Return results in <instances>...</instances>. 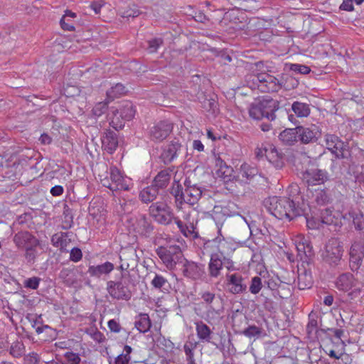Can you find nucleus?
<instances>
[{"instance_id":"nucleus-45","label":"nucleus","mask_w":364,"mask_h":364,"mask_svg":"<svg viewBox=\"0 0 364 364\" xmlns=\"http://www.w3.org/2000/svg\"><path fill=\"white\" fill-rule=\"evenodd\" d=\"M245 82L247 87L252 90H259L260 87V73L247 74L245 76Z\"/></svg>"},{"instance_id":"nucleus-44","label":"nucleus","mask_w":364,"mask_h":364,"mask_svg":"<svg viewBox=\"0 0 364 364\" xmlns=\"http://www.w3.org/2000/svg\"><path fill=\"white\" fill-rule=\"evenodd\" d=\"M151 284L158 289L168 291L170 284L168 280L162 275L156 274L154 279L151 282Z\"/></svg>"},{"instance_id":"nucleus-39","label":"nucleus","mask_w":364,"mask_h":364,"mask_svg":"<svg viewBox=\"0 0 364 364\" xmlns=\"http://www.w3.org/2000/svg\"><path fill=\"white\" fill-rule=\"evenodd\" d=\"M297 283L299 289L311 288L313 284V279L311 272L306 269L299 272Z\"/></svg>"},{"instance_id":"nucleus-51","label":"nucleus","mask_w":364,"mask_h":364,"mask_svg":"<svg viewBox=\"0 0 364 364\" xmlns=\"http://www.w3.org/2000/svg\"><path fill=\"white\" fill-rule=\"evenodd\" d=\"M262 287V279L256 276L252 278L249 290L252 294H257L260 291Z\"/></svg>"},{"instance_id":"nucleus-14","label":"nucleus","mask_w":364,"mask_h":364,"mask_svg":"<svg viewBox=\"0 0 364 364\" xmlns=\"http://www.w3.org/2000/svg\"><path fill=\"white\" fill-rule=\"evenodd\" d=\"M125 274L123 273L122 277ZM107 290L110 296L117 300L129 301L132 296L127 282L123 278L119 281H109L107 284Z\"/></svg>"},{"instance_id":"nucleus-24","label":"nucleus","mask_w":364,"mask_h":364,"mask_svg":"<svg viewBox=\"0 0 364 364\" xmlns=\"http://www.w3.org/2000/svg\"><path fill=\"white\" fill-rule=\"evenodd\" d=\"M227 284L231 286L230 291L234 294H238L246 291L247 285L245 283V279L239 273L227 274Z\"/></svg>"},{"instance_id":"nucleus-54","label":"nucleus","mask_w":364,"mask_h":364,"mask_svg":"<svg viewBox=\"0 0 364 364\" xmlns=\"http://www.w3.org/2000/svg\"><path fill=\"white\" fill-rule=\"evenodd\" d=\"M41 279L38 277H33L24 280L23 286L26 289L36 290L38 288Z\"/></svg>"},{"instance_id":"nucleus-53","label":"nucleus","mask_w":364,"mask_h":364,"mask_svg":"<svg viewBox=\"0 0 364 364\" xmlns=\"http://www.w3.org/2000/svg\"><path fill=\"white\" fill-rule=\"evenodd\" d=\"M164 43V40L161 38H155L148 41L147 50L150 53H154L157 51L159 48Z\"/></svg>"},{"instance_id":"nucleus-43","label":"nucleus","mask_w":364,"mask_h":364,"mask_svg":"<svg viewBox=\"0 0 364 364\" xmlns=\"http://www.w3.org/2000/svg\"><path fill=\"white\" fill-rule=\"evenodd\" d=\"M151 323L147 314H141L139 318L135 321V327L141 333H146L149 331Z\"/></svg>"},{"instance_id":"nucleus-9","label":"nucleus","mask_w":364,"mask_h":364,"mask_svg":"<svg viewBox=\"0 0 364 364\" xmlns=\"http://www.w3.org/2000/svg\"><path fill=\"white\" fill-rule=\"evenodd\" d=\"M201 299L206 304V311L205 312V319L211 323L213 320L218 318L222 310V299L220 296L215 294L205 291L200 294Z\"/></svg>"},{"instance_id":"nucleus-1","label":"nucleus","mask_w":364,"mask_h":364,"mask_svg":"<svg viewBox=\"0 0 364 364\" xmlns=\"http://www.w3.org/2000/svg\"><path fill=\"white\" fill-rule=\"evenodd\" d=\"M203 247L205 250H213L208 264V276L210 278H218L223 268H226L229 272L237 269L235 262L230 256L235 248L224 236H217L213 240L205 241Z\"/></svg>"},{"instance_id":"nucleus-33","label":"nucleus","mask_w":364,"mask_h":364,"mask_svg":"<svg viewBox=\"0 0 364 364\" xmlns=\"http://www.w3.org/2000/svg\"><path fill=\"white\" fill-rule=\"evenodd\" d=\"M117 14L124 18L137 17L141 12L134 4H124L119 6Z\"/></svg>"},{"instance_id":"nucleus-30","label":"nucleus","mask_w":364,"mask_h":364,"mask_svg":"<svg viewBox=\"0 0 364 364\" xmlns=\"http://www.w3.org/2000/svg\"><path fill=\"white\" fill-rule=\"evenodd\" d=\"M114 264L110 262H106L99 265H90L87 273L92 277L100 278L102 275L109 274L113 269Z\"/></svg>"},{"instance_id":"nucleus-36","label":"nucleus","mask_w":364,"mask_h":364,"mask_svg":"<svg viewBox=\"0 0 364 364\" xmlns=\"http://www.w3.org/2000/svg\"><path fill=\"white\" fill-rule=\"evenodd\" d=\"M174 223L177 225L181 232L186 237L199 238L198 233L195 230L193 223L189 225L184 224L178 218L173 219Z\"/></svg>"},{"instance_id":"nucleus-34","label":"nucleus","mask_w":364,"mask_h":364,"mask_svg":"<svg viewBox=\"0 0 364 364\" xmlns=\"http://www.w3.org/2000/svg\"><path fill=\"white\" fill-rule=\"evenodd\" d=\"M59 278L68 287L77 284V279L75 267L63 268L59 273Z\"/></svg>"},{"instance_id":"nucleus-57","label":"nucleus","mask_w":364,"mask_h":364,"mask_svg":"<svg viewBox=\"0 0 364 364\" xmlns=\"http://www.w3.org/2000/svg\"><path fill=\"white\" fill-rule=\"evenodd\" d=\"M290 70L296 73L304 74V75L308 74L311 71V69L309 67L304 65H300V64H291Z\"/></svg>"},{"instance_id":"nucleus-28","label":"nucleus","mask_w":364,"mask_h":364,"mask_svg":"<svg viewBox=\"0 0 364 364\" xmlns=\"http://www.w3.org/2000/svg\"><path fill=\"white\" fill-rule=\"evenodd\" d=\"M295 246L301 260L306 261L314 255L313 247L304 237H297Z\"/></svg>"},{"instance_id":"nucleus-5","label":"nucleus","mask_w":364,"mask_h":364,"mask_svg":"<svg viewBox=\"0 0 364 364\" xmlns=\"http://www.w3.org/2000/svg\"><path fill=\"white\" fill-rule=\"evenodd\" d=\"M13 242L17 249L24 250V257L28 263L33 264L38 256L40 242L28 231H19L14 235Z\"/></svg>"},{"instance_id":"nucleus-47","label":"nucleus","mask_w":364,"mask_h":364,"mask_svg":"<svg viewBox=\"0 0 364 364\" xmlns=\"http://www.w3.org/2000/svg\"><path fill=\"white\" fill-rule=\"evenodd\" d=\"M350 218L353 219L355 228L361 231L364 228V218L363 215L360 212L351 211L349 212Z\"/></svg>"},{"instance_id":"nucleus-8","label":"nucleus","mask_w":364,"mask_h":364,"mask_svg":"<svg viewBox=\"0 0 364 364\" xmlns=\"http://www.w3.org/2000/svg\"><path fill=\"white\" fill-rule=\"evenodd\" d=\"M343 253L342 242L337 238H331L326 242L321 252V257L324 262L331 266L339 264Z\"/></svg>"},{"instance_id":"nucleus-60","label":"nucleus","mask_w":364,"mask_h":364,"mask_svg":"<svg viewBox=\"0 0 364 364\" xmlns=\"http://www.w3.org/2000/svg\"><path fill=\"white\" fill-rule=\"evenodd\" d=\"M61 28L65 31H72L75 30L74 23L66 16H63L60 21Z\"/></svg>"},{"instance_id":"nucleus-25","label":"nucleus","mask_w":364,"mask_h":364,"mask_svg":"<svg viewBox=\"0 0 364 364\" xmlns=\"http://www.w3.org/2000/svg\"><path fill=\"white\" fill-rule=\"evenodd\" d=\"M215 173L218 177L221 178L225 182L235 180V171L231 166L223 160L220 157L215 159Z\"/></svg>"},{"instance_id":"nucleus-41","label":"nucleus","mask_w":364,"mask_h":364,"mask_svg":"<svg viewBox=\"0 0 364 364\" xmlns=\"http://www.w3.org/2000/svg\"><path fill=\"white\" fill-rule=\"evenodd\" d=\"M291 109L299 117H306L310 114L311 109L307 103L294 102L291 105Z\"/></svg>"},{"instance_id":"nucleus-50","label":"nucleus","mask_w":364,"mask_h":364,"mask_svg":"<svg viewBox=\"0 0 364 364\" xmlns=\"http://www.w3.org/2000/svg\"><path fill=\"white\" fill-rule=\"evenodd\" d=\"M218 104L214 99H205L203 102V107L213 114H215L218 110Z\"/></svg>"},{"instance_id":"nucleus-48","label":"nucleus","mask_w":364,"mask_h":364,"mask_svg":"<svg viewBox=\"0 0 364 364\" xmlns=\"http://www.w3.org/2000/svg\"><path fill=\"white\" fill-rule=\"evenodd\" d=\"M124 92L125 87L120 83H117L107 91V98H109L110 100H112L114 98L117 97Z\"/></svg>"},{"instance_id":"nucleus-31","label":"nucleus","mask_w":364,"mask_h":364,"mask_svg":"<svg viewBox=\"0 0 364 364\" xmlns=\"http://www.w3.org/2000/svg\"><path fill=\"white\" fill-rule=\"evenodd\" d=\"M173 169L167 168L160 171L154 177L152 185L156 186L157 189H164L168 185Z\"/></svg>"},{"instance_id":"nucleus-35","label":"nucleus","mask_w":364,"mask_h":364,"mask_svg":"<svg viewBox=\"0 0 364 364\" xmlns=\"http://www.w3.org/2000/svg\"><path fill=\"white\" fill-rule=\"evenodd\" d=\"M158 196L159 189L152 184L144 188L139 192V198L144 203H153Z\"/></svg>"},{"instance_id":"nucleus-18","label":"nucleus","mask_w":364,"mask_h":364,"mask_svg":"<svg viewBox=\"0 0 364 364\" xmlns=\"http://www.w3.org/2000/svg\"><path fill=\"white\" fill-rule=\"evenodd\" d=\"M260 82L259 91L262 92H278L283 86L281 78L267 73H260Z\"/></svg>"},{"instance_id":"nucleus-63","label":"nucleus","mask_w":364,"mask_h":364,"mask_svg":"<svg viewBox=\"0 0 364 364\" xmlns=\"http://www.w3.org/2000/svg\"><path fill=\"white\" fill-rule=\"evenodd\" d=\"M353 1V0H343V3L339 6V9L343 11H353L354 10Z\"/></svg>"},{"instance_id":"nucleus-6","label":"nucleus","mask_w":364,"mask_h":364,"mask_svg":"<svg viewBox=\"0 0 364 364\" xmlns=\"http://www.w3.org/2000/svg\"><path fill=\"white\" fill-rule=\"evenodd\" d=\"M279 108V102L271 97H264L262 100L255 101L250 105L248 113L250 117L255 120L264 118L269 121L276 119L275 112Z\"/></svg>"},{"instance_id":"nucleus-38","label":"nucleus","mask_w":364,"mask_h":364,"mask_svg":"<svg viewBox=\"0 0 364 364\" xmlns=\"http://www.w3.org/2000/svg\"><path fill=\"white\" fill-rule=\"evenodd\" d=\"M298 129H286L279 134V139L285 145H293L297 140Z\"/></svg>"},{"instance_id":"nucleus-49","label":"nucleus","mask_w":364,"mask_h":364,"mask_svg":"<svg viewBox=\"0 0 364 364\" xmlns=\"http://www.w3.org/2000/svg\"><path fill=\"white\" fill-rule=\"evenodd\" d=\"M320 218L321 222L326 225L336 223V218L333 215L332 210L329 208H326L321 211Z\"/></svg>"},{"instance_id":"nucleus-15","label":"nucleus","mask_w":364,"mask_h":364,"mask_svg":"<svg viewBox=\"0 0 364 364\" xmlns=\"http://www.w3.org/2000/svg\"><path fill=\"white\" fill-rule=\"evenodd\" d=\"M181 270L183 275L190 279L196 281L202 280L206 277L205 265L203 263L196 262L185 259Z\"/></svg>"},{"instance_id":"nucleus-42","label":"nucleus","mask_w":364,"mask_h":364,"mask_svg":"<svg viewBox=\"0 0 364 364\" xmlns=\"http://www.w3.org/2000/svg\"><path fill=\"white\" fill-rule=\"evenodd\" d=\"M9 351L12 357L19 358L24 355L26 348L22 341L16 340L11 344Z\"/></svg>"},{"instance_id":"nucleus-7","label":"nucleus","mask_w":364,"mask_h":364,"mask_svg":"<svg viewBox=\"0 0 364 364\" xmlns=\"http://www.w3.org/2000/svg\"><path fill=\"white\" fill-rule=\"evenodd\" d=\"M156 253L169 270L174 269L177 264L181 266L186 259L181 248L176 245L166 247L160 246L156 250Z\"/></svg>"},{"instance_id":"nucleus-52","label":"nucleus","mask_w":364,"mask_h":364,"mask_svg":"<svg viewBox=\"0 0 364 364\" xmlns=\"http://www.w3.org/2000/svg\"><path fill=\"white\" fill-rule=\"evenodd\" d=\"M262 333V329L255 325L250 326L243 331V334L248 338L259 337Z\"/></svg>"},{"instance_id":"nucleus-13","label":"nucleus","mask_w":364,"mask_h":364,"mask_svg":"<svg viewBox=\"0 0 364 364\" xmlns=\"http://www.w3.org/2000/svg\"><path fill=\"white\" fill-rule=\"evenodd\" d=\"M349 264L352 271H358L364 259V232H360L349 251Z\"/></svg>"},{"instance_id":"nucleus-21","label":"nucleus","mask_w":364,"mask_h":364,"mask_svg":"<svg viewBox=\"0 0 364 364\" xmlns=\"http://www.w3.org/2000/svg\"><path fill=\"white\" fill-rule=\"evenodd\" d=\"M258 169L256 166L243 163L240 168L237 169L235 174V180L240 183L247 184L258 173Z\"/></svg>"},{"instance_id":"nucleus-55","label":"nucleus","mask_w":364,"mask_h":364,"mask_svg":"<svg viewBox=\"0 0 364 364\" xmlns=\"http://www.w3.org/2000/svg\"><path fill=\"white\" fill-rule=\"evenodd\" d=\"M269 149H273V145L269 143H264L262 144L259 146H258L255 149L256 157L258 159L262 158L263 156L266 157Z\"/></svg>"},{"instance_id":"nucleus-2","label":"nucleus","mask_w":364,"mask_h":364,"mask_svg":"<svg viewBox=\"0 0 364 364\" xmlns=\"http://www.w3.org/2000/svg\"><path fill=\"white\" fill-rule=\"evenodd\" d=\"M169 193L174 198L176 208L181 209L185 203L191 206L196 205L202 196L203 191L196 184H192L188 178H186L183 185L174 180Z\"/></svg>"},{"instance_id":"nucleus-27","label":"nucleus","mask_w":364,"mask_h":364,"mask_svg":"<svg viewBox=\"0 0 364 364\" xmlns=\"http://www.w3.org/2000/svg\"><path fill=\"white\" fill-rule=\"evenodd\" d=\"M102 147L109 154H112L118 146V137L115 132L106 130L101 136Z\"/></svg>"},{"instance_id":"nucleus-58","label":"nucleus","mask_w":364,"mask_h":364,"mask_svg":"<svg viewBox=\"0 0 364 364\" xmlns=\"http://www.w3.org/2000/svg\"><path fill=\"white\" fill-rule=\"evenodd\" d=\"M82 258V250L79 247H73L70 251V260L73 262H78Z\"/></svg>"},{"instance_id":"nucleus-37","label":"nucleus","mask_w":364,"mask_h":364,"mask_svg":"<svg viewBox=\"0 0 364 364\" xmlns=\"http://www.w3.org/2000/svg\"><path fill=\"white\" fill-rule=\"evenodd\" d=\"M311 200L318 205H325L331 202V198L328 191L317 188L312 192Z\"/></svg>"},{"instance_id":"nucleus-59","label":"nucleus","mask_w":364,"mask_h":364,"mask_svg":"<svg viewBox=\"0 0 364 364\" xmlns=\"http://www.w3.org/2000/svg\"><path fill=\"white\" fill-rule=\"evenodd\" d=\"M231 4H240L242 6V9L245 11H251L252 10H257L259 8L258 5H247V0H229Z\"/></svg>"},{"instance_id":"nucleus-56","label":"nucleus","mask_w":364,"mask_h":364,"mask_svg":"<svg viewBox=\"0 0 364 364\" xmlns=\"http://www.w3.org/2000/svg\"><path fill=\"white\" fill-rule=\"evenodd\" d=\"M107 109L108 102H100L95 105L92 109V112L95 116L100 117L104 113H105Z\"/></svg>"},{"instance_id":"nucleus-46","label":"nucleus","mask_w":364,"mask_h":364,"mask_svg":"<svg viewBox=\"0 0 364 364\" xmlns=\"http://www.w3.org/2000/svg\"><path fill=\"white\" fill-rule=\"evenodd\" d=\"M132 351L131 346L126 345L124 347L123 352L117 355L115 358L114 364H128L131 360L130 354Z\"/></svg>"},{"instance_id":"nucleus-62","label":"nucleus","mask_w":364,"mask_h":364,"mask_svg":"<svg viewBox=\"0 0 364 364\" xmlns=\"http://www.w3.org/2000/svg\"><path fill=\"white\" fill-rule=\"evenodd\" d=\"M26 360L28 364H38L40 362V357L38 353L32 352L26 357Z\"/></svg>"},{"instance_id":"nucleus-10","label":"nucleus","mask_w":364,"mask_h":364,"mask_svg":"<svg viewBox=\"0 0 364 364\" xmlns=\"http://www.w3.org/2000/svg\"><path fill=\"white\" fill-rule=\"evenodd\" d=\"M135 108L132 102L126 101L122 103L119 109L113 111V117L109 122L114 129L119 130L124 127L126 121H130L135 115Z\"/></svg>"},{"instance_id":"nucleus-64","label":"nucleus","mask_w":364,"mask_h":364,"mask_svg":"<svg viewBox=\"0 0 364 364\" xmlns=\"http://www.w3.org/2000/svg\"><path fill=\"white\" fill-rule=\"evenodd\" d=\"M183 349L186 355L187 364H196L193 350H191L188 347H183Z\"/></svg>"},{"instance_id":"nucleus-12","label":"nucleus","mask_w":364,"mask_h":364,"mask_svg":"<svg viewBox=\"0 0 364 364\" xmlns=\"http://www.w3.org/2000/svg\"><path fill=\"white\" fill-rule=\"evenodd\" d=\"M149 213L156 222L161 225H168L175 218L173 209L164 202L153 203L149 208Z\"/></svg>"},{"instance_id":"nucleus-61","label":"nucleus","mask_w":364,"mask_h":364,"mask_svg":"<svg viewBox=\"0 0 364 364\" xmlns=\"http://www.w3.org/2000/svg\"><path fill=\"white\" fill-rule=\"evenodd\" d=\"M65 358L70 364H79L80 363V358L77 353L73 352H66L64 354Z\"/></svg>"},{"instance_id":"nucleus-16","label":"nucleus","mask_w":364,"mask_h":364,"mask_svg":"<svg viewBox=\"0 0 364 364\" xmlns=\"http://www.w3.org/2000/svg\"><path fill=\"white\" fill-rule=\"evenodd\" d=\"M324 139L327 149L336 159L347 158L349 153L348 143L343 141L335 134H326Z\"/></svg>"},{"instance_id":"nucleus-32","label":"nucleus","mask_w":364,"mask_h":364,"mask_svg":"<svg viewBox=\"0 0 364 364\" xmlns=\"http://www.w3.org/2000/svg\"><path fill=\"white\" fill-rule=\"evenodd\" d=\"M198 338L202 342L210 343L213 331L210 327L202 321L195 323Z\"/></svg>"},{"instance_id":"nucleus-17","label":"nucleus","mask_w":364,"mask_h":364,"mask_svg":"<svg viewBox=\"0 0 364 364\" xmlns=\"http://www.w3.org/2000/svg\"><path fill=\"white\" fill-rule=\"evenodd\" d=\"M173 124L168 120H162L154 124L149 129V136L153 141H161L172 132Z\"/></svg>"},{"instance_id":"nucleus-26","label":"nucleus","mask_w":364,"mask_h":364,"mask_svg":"<svg viewBox=\"0 0 364 364\" xmlns=\"http://www.w3.org/2000/svg\"><path fill=\"white\" fill-rule=\"evenodd\" d=\"M230 210L227 207L215 206L211 214V217L215 221L218 228V236L222 235V227L228 217H230Z\"/></svg>"},{"instance_id":"nucleus-23","label":"nucleus","mask_w":364,"mask_h":364,"mask_svg":"<svg viewBox=\"0 0 364 364\" xmlns=\"http://www.w3.org/2000/svg\"><path fill=\"white\" fill-rule=\"evenodd\" d=\"M304 177L309 186H315L324 183L328 180L329 175L325 170L313 168L306 171Z\"/></svg>"},{"instance_id":"nucleus-11","label":"nucleus","mask_w":364,"mask_h":364,"mask_svg":"<svg viewBox=\"0 0 364 364\" xmlns=\"http://www.w3.org/2000/svg\"><path fill=\"white\" fill-rule=\"evenodd\" d=\"M335 286L338 291L348 293L351 299L360 293L358 279L350 272L340 274L335 281Z\"/></svg>"},{"instance_id":"nucleus-4","label":"nucleus","mask_w":364,"mask_h":364,"mask_svg":"<svg viewBox=\"0 0 364 364\" xmlns=\"http://www.w3.org/2000/svg\"><path fill=\"white\" fill-rule=\"evenodd\" d=\"M100 169L103 173H99V177L103 186L112 191H129L132 186L131 178L123 176L114 166L109 168L105 164L100 165Z\"/></svg>"},{"instance_id":"nucleus-22","label":"nucleus","mask_w":364,"mask_h":364,"mask_svg":"<svg viewBox=\"0 0 364 364\" xmlns=\"http://www.w3.org/2000/svg\"><path fill=\"white\" fill-rule=\"evenodd\" d=\"M133 228L134 232L145 237H149L154 230L151 221L145 215H139L136 218Z\"/></svg>"},{"instance_id":"nucleus-29","label":"nucleus","mask_w":364,"mask_h":364,"mask_svg":"<svg viewBox=\"0 0 364 364\" xmlns=\"http://www.w3.org/2000/svg\"><path fill=\"white\" fill-rule=\"evenodd\" d=\"M71 232H60L54 234L51 237V243L55 247L60 248L61 252H68L67 247L71 242Z\"/></svg>"},{"instance_id":"nucleus-3","label":"nucleus","mask_w":364,"mask_h":364,"mask_svg":"<svg viewBox=\"0 0 364 364\" xmlns=\"http://www.w3.org/2000/svg\"><path fill=\"white\" fill-rule=\"evenodd\" d=\"M267 210L279 220L289 221L302 214L301 208L293 200L285 197L272 196L264 200Z\"/></svg>"},{"instance_id":"nucleus-40","label":"nucleus","mask_w":364,"mask_h":364,"mask_svg":"<svg viewBox=\"0 0 364 364\" xmlns=\"http://www.w3.org/2000/svg\"><path fill=\"white\" fill-rule=\"evenodd\" d=\"M266 158L277 168H280L283 166L284 162L282 161V156L277 151L274 146H273V149H269Z\"/></svg>"},{"instance_id":"nucleus-19","label":"nucleus","mask_w":364,"mask_h":364,"mask_svg":"<svg viewBox=\"0 0 364 364\" xmlns=\"http://www.w3.org/2000/svg\"><path fill=\"white\" fill-rule=\"evenodd\" d=\"M298 137L302 144L315 143L321 137V129L316 124L297 127Z\"/></svg>"},{"instance_id":"nucleus-20","label":"nucleus","mask_w":364,"mask_h":364,"mask_svg":"<svg viewBox=\"0 0 364 364\" xmlns=\"http://www.w3.org/2000/svg\"><path fill=\"white\" fill-rule=\"evenodd\" d=\"M182 150V145L178 140L174 139L164 146L160 158L165 164L173 162Z\"/></svg>"}]
</instances>
